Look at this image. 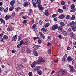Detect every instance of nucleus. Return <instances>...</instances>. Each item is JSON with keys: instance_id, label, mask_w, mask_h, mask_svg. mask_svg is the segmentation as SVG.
Returning a JSON list of instances; mask_svg holds the SVG:
<instances>
[{"instance_id": "bf43d9fd", "label": "nucleus", "mask_w": 76, "mask_h": 76, "mask_svg": "<svg viewBox=\"0 0 76 76\" xmlns=\"http://www.w3.org/2000/svg\"><path fill=\"white\" fill-rule=\"evenodd\" d=\"M15 15H16V13L15 12H13L12 14V17H14V16H15Z\"/></svg>"}, {"instance_id": "79ce46f5", "label": "nucleus", "mask_w": 76, "mask_h": 76, "mask_svg": "<svg viewBox=\"0 0 76 76\" xmlns=\"http://www.w3.org/2000/svg\"><path fill=\"white\" fill-rule=\"evenodd\" d=\"M42 71L40 70V69L38 70V74L39 75H42Z\"/></svg>"}, {"instance_id": "2eb2a0df", "label": "nucleus", "mask_w": 76, "mask_h": 76, "mask_svg": "<svg viewBox=\"0 0 76 76\" xmlns=\"http://www.w3.org/2000/svg\"><path fill=\"white\" fill-rule=\"evenodd\" d=\"M65 16L64 14H62L59 15L58 17V18L59 19H63L64 18Z\"/></svg>"}, {"instance_id": "052dcab7", "label": "nucleus", "mask_w": 76, "mask_h": 76, "mask_svg": "<svg viewBox=\"0 0 76 76\" xmlns=\"http://www.w3.org/2000/svg\"><path fill=\"white\" fill-rule=\"evenodd\" d=\"M61 4L62 5H65V2L64 1H61Z\"/></svg>"}, {"instance_id": "8fccbe9b", "label": "nucleus", "mask_w": 76, "mask_h": 76, "mask_svg": "<svg viewBox=\"0 0 76 76\" xmlns=\"http://www.w3.org/2000/svg\"><path fill=\"white\" fill-rule=\"evenodd\" d=\"M50 25V23H48L45 24V27H47L49 26Z\"/></svg>"}, {"instance_id": "c03bdc74", "label": "nucleus", "mask_w": 76, "mask_h": 76, "mask_svg": "<svg viewBox=\"0 0 76 76\" xmlns=\"http://www.w3.org/2000/svg\"><path fill=\"white\" fill-rule=\"evenodd\" d=\"M23 40H22L19 43V44L20 45H22L23 44Z\"/></svg>"}, {"instance_id": "4c0bfd02", "label": "nucleus", "mask_w": 76, "mask_h": 76, "mask_svg": "<svg viewBox=\"0 0 76 76\" xmlns=\"http://www.w3.org/2000/svg\"><path fill=\"white\" fill-rule=\"evenodd\" d=\"M60 25H61V26H64L65 25V23L63 22H61L59 23Z\"/></svg>"}, {"instance_id": "0eeeda50", "label": "nucleus", "mask_w": 76, "mask_h": 76, "mask_svg": "<svg viewBox=\"0 0 76 76\" xmlns=\"http://www.w3.org/2000/svg\"><path fill=\"white\" fill-rule=\"evenodd\" d=\"M37 2H36V4L34 2L32 1L33 6L35 8L37 7V6H38V0H37Z\"/></svg>"}, {"instance_id": "c85d7f7f", "label": "nucleus", "mask_w": 76, "mask_h": 76, "mask_svg": "<svg viewBox=\"0 0 76 76\" xmlns=\"http://www.w3.org/2000/svg\"><path fill=\"white\" fill-rule=\"evenodd\" d=\"M75 24V22L74 21H72V22H70V23H69V24H68V26H71V25H73L74 24Z\"/></svg>"}, {"instance_id": "f3484780", "label": "nucleus", "mask_w": 76, "mask_h": 76, "mask_svg": "<svg viewBox=\"0 0 76 76\" xmlns=\"http://www.w3.org/2000/svg\"><path fill=\"white\" fill-rule=\"evenodd\" d=\"M15 0H12L10 3L11 6H14L15 5Z\"/></svg>"}, {"instance_id": "aec40b11", "label": "nucleus", "mask_w": 76, "mask_h": 76, "mask_svg": "<svg viewBox=\"0 0 76 76\" xmlns=\"http://www.w3.org/2000/svg\"><path fill=\"white\" fill-rule=\"evenodd\" d=\"M45 15L47 16L49 15V12L48 10H46L45 12Z\"/></svg>"}, {"instance_id": "393cba45", "label": "nucleus", "mask_w": 76, "mask_h": 76, "mask_svg": "<svg viewBox=\"0 0 76 76\" xmlns=\"http://www.w3.org/2000/svg\"><path fill=\"white\" fill-rule=\"evenodd\" d=\"M58 10L59 13H62L63 12V10L61 9L58 8Z\"/></svg>"}, {"instance_id": "4468645a", "label": "nucleus", "mask_w": 76, "mask_h": 76, "mask_svg": "<svg viewBox=\"0 0 76 76\" xmlns=\"http://www.w3.org/2000/svg\"><path fill=\"white\" fill-rule=\"evenodd\" d=\"M35 65H36V61H34L31 64V67L32 68H34V67H35Z\"/></svg>"}, {"instance_id": "69168bd1", "label": "nucleus", "mask_w": 76, "mask_h": 76, "mask_svg": "<svg viewBox=\"0 0 76 76\" xmlns=\"http://www.w3.org/2000/svg\"><path fill=\"white\" fill-rule=\"evenodd\" d=\"M51 37V36H48L47 38L48 40L50 39V38Z\"/></svg>"}, {"instance_id": "f257e3e1", "label": "nucleus", "mask_w": 76, "mask_h": 76, "mask_svg": "<svg viewBox=\"0 0 76 76\" xmlns=\"http://www.w3.org/2000/svg\"><path fill=\"white\" fill-rule=\"evenodd\" d=\"M24 67L23 65H22V64H18L16 66V69L18 70L23 69V68Z\"/></svg>"}, {"instance_id": "a19ab883", "label": "nucleus", "mask_w": 76, "mask_h": 76, "mask_svg": "<svg viewBox=\"0 0 76 76\" xmlns=\"http://www.w3.org/2000/svg\"><path fill=\"white\" fill-rule=\"evenodd\" d=\"M75 7V6L74 4H71V9H74Z\"/></svg>"}, {"instance_id": "774afa93", "label": "nucleus", "mask_w": 76, "mask_h": 76, "mask_svg": "<svg viewBox=\"0 0 76 76\" xmlns=\"http://www.w3.org/2000/svg\"><path fill=\"white\" fill-rule=\"evenodd\" d=\"M35 26H36V25H35V24H34L32 26L33 28H34V29H35Z\"/></svg>"}, {"instance_id": "72a5a7b5", "label": "nucleus", "mask_w": 76, "mask_h": 76, "mask_svg": "<svg viewBox=\"0 0 76 76\" xmlns=\"http://www.w3.org/2000/svg\"><path fill=\"white\" fill-rule=\"evenodd\" d=\"M26 51L28 53H31V52H32V50H30L29 48H27L26 50Z\"/></svg>"}, {"instance_id": "412c9836", "label": "nucleus", "mask_w": 76, "mask_h": 76, "mask_svg": "<svg viewBox=\"0 0 76 76\" xmlns=\"http://www.w3.org/2000/svg\"><path fill=\"white\" fill-rule=\"evenodd\" d=\"M11 18V15H7L5 16V19L6 20H9Z\"/></svg>"}, {"instance_id": "c756f323", "label": "nucleus", "mask_w": 76, "mask_h": 76, "mask_svg": "<svg viewBox=\"0 0 76 76\" xmlns=\"http://www.w3.org/2000/svg\"><path fill=\"white\" fill-rule=\"evenodd\" d=\"M3 38H4V39H6V40H7V39H8L9 37L7 36L6 35H4V36Z\"/></svg>"}, {"instance_id": "864d4df0", "label": "nucleus", "mask_w": 76, "mask_h": 76, "mask_svg": "<svg viewBox=\"0 0 76 76\" xmlns=\"http://www.w3.org/2000/svg\"><path fill=\"white\" fill-rule=\"evenodd\" d=\"M53 20H54L55 21H57V20H58V18H57V17H55L54 18Z\"/></svg>"}, {"instance_id": "f8f14e48", "label": "nucleus", "mask_w": 76, "mask_h": 76, "mask_svg": "<svg viewBox=\"0 0 76 76\" xmlns=\"http://www.w3.org/2000/svg\"><path fill=\"white\" fill-rule=\"evenodd\" d=\"M39 34L40 35V37L42 39H44L45 38V37L44 36V35L43 34V33H42V32H39Z\"/></svg>"}, {"instance_id": "bb28decb", "label": "nucleus", "mask_w": 76, "mask_h": 76, "mask_svg": "<svg viewBox=\"0 0 76 76\" xmlns=\"http://www.w3.org/2000/svg\"><path fill=\"white\" fill-rule=\"evenodd\" d=\"M21 62L25 64L26 62V59L23 58L21 59Z\"/></svg>"}, {"instance_id": "58836bf2", "label": "nucleus", "mask_w": 76, "mask_h": 76, "mask_svg": "<svg viewBox=\"0 0 76 76\" xmlns=\"http://www.w3.org/2000/svg\"><path fill=\"white\" fill-rule=\"evenodd\" d=\"M71 16H70L69 15H67L66 17H65V18L66 19H69L70 18Z\"/></svg>"}, {"instance_id": "f03ea898", "label": "nucleus", "mask_w": 76, "mask_h": 76, "mask_svg": "<svg viewBox=\"0 0 76 76\" xmlns=\"http://www.w3.org/2000/svg\"><path fill=\"white\" fill-rule=\"evenodd\" d=\"M30 2H31V1L29 0H28L24 2L23 4V6L25 7H27L28 5L30 4Z\"/></svg>"}, {"instance_id": "ddd939ff", "label": "nucleus", "mask_w": 76, "mask_h": 76, "mask_svg": "<svg viewBox=\"0 0 76 76\" xmlns=\"http://www.w3.org/2000/svg\"><path fill=\"white\" fill-rule=\"evenodd\" d=\"M38 8L39 9V10L41 11H42L43 10V7L40 4H38Z\"/></svg>"}, {"instance_id": "f704fd0d", "label": "nucleus", "mask_w": 76, "mask_h": 76, "mask_svg": "<svg viewBox=\"0 0 76 76\" xmlns=\"http://www.w3.org/2000/svg\"><path fill=\"white\" fill-rule=\"evenodd\" d=\"M34 70L35 71H37L38 73V67L37 66L35 67V68H34Z\"/></svg>"}, {"instance_id": "680f3d73", "label": "nucleus", "mask_w": 76, "mask_h": 76, "mask_svg": "<svg viewBox=\"0 0 76 76\" xmlns=\"http://www.w3.org/2000/svg\"><path fill=\"white\" fill-rule=\"evenodd\" d=\"M23 23L24 24H26L27 23V20H25L23 21Z\"/></svg>"}, {"instance_id": "a878e982", "label": "nucleus", "mask_w": 76, "mask_h": 76, "mask_svg": "<svg viewBox=\"0 0 76 76\" xmlns=\"http://www.w3.org/2000/svg\"><path fill=\"white\" fill-rule=\"evenodd\" d=\"M75 15H72V16L70 18V20H74L75 19Z\"/></svg>"}, {"instance_id": "2f4dec72", "label": "nucleus", "mask_w": 76, "mask_h": 76, "mask_svg": "<svg viewBox=\"0 0 76 76\" xmlns=\"http://www.w3.org/2000/svg\"><path fill=\"white\" fill-rule=\"evenodd\" d=\"M0 20L1 21V23H2L4 24H5V21L3 20V18H1L0 19Z\"/></svg>"}, {"instance_id": "ea45409f", "label": "nucleus", "mask_w": 76, "mask_h": 76, "mask_svg": "<svg viewBox=\"0 0 76 76\" xmlns=\"http://www.w3.org/2000/svg\"><path fill=\"white\" fill-rule=\"evenodd\" d=\"M20 7H18L17 8H15V10L16 12H18V11H19L20 10Z\"/></svg>"}, {"instance_id": "6e6d98bb", "label": "nucleus", "mask_w": 76, "mask_h": 76, "mask_svg": "<svg viewBox=\"0 0 76 76\" xmlns=\"http://www.w3.org/2000/svg\"><path fill=\"white\" fill-rule=\"evenodd\" d=\"M28 75L29 76H32L33 74L31 72H30L28 73Z\"/></svg>"}, {"instance_id": "a18cd8bd", "label": "nucleus", "mask_w": 76, "mask_h": 76, "mask_svg": "<svg viewBox=\"0 0 76 76\" xmlns=\"http://www.w3.org/2000/svg\"><path fill=\"white\" fill-rule=\"evenodd\" d=\"M57 16V14H53L52 15V17L53 18H54V17H55Z\"/></svg>"}, {"instance_id": "5fc2aeb1", "label": "nucleus", "mask_w": 76, "mask_h": 76, "mask_svg": "<svg viewBox=\"0 0 76 76\" xmlns=\"http://www.w3.org/2000/svg\"><path fill=\"white\" fill-rule=\"evenodd\" d=\"M71 49V48L69 46H68L66 48V50H70Z\"/></svg>"}, {"instance_id": "20e7f679", "label": "nucleus", "mask_w": 76, "mask_h": 76, "mask_svg": "<svg viewBox=\"0 0 76 76\" xmlns=\"http://www.w3.org/2000/svg\"><path fill=\"white\" fill-rule=\"evenodd\" d=\"M29 41L27 39H25L23 41V45H27L28 44H29Z\"/></svg>"}, {"instance_id": "de8ad7c7", "label": "nucleus", "mask_w": 76, "mask_h": 76, "mask_svg": "<svg viewBox=\"0 0 76 76\" xmlns=\"http://www.w3.org/2000/svg\"><path fill=\"white\" fill-rule=\"evenodd\" d=\"M42 40H41V39H39L38 40V44H40L42 43Z\"/></svg>"}, {"instance_id": "1a4fd4ad", "label": "nucleus", "mask_w": 76, "mask_h": 76, "mask_svg": "<svg viewBox=\"0 0 76 76\" xmlns=\"http://www.w3.org/2000/svg\"><path fill=\"white\" fill-rule=\"evenodd\" d=\"M22 35L20 34L18 37V41H20L21 40H22Z\"/></svg>"}, {"instance_id": "9b49d317", "label": "nucleus", "mask_w": 76, "mask_h": 76, "mask_svg": "<svg viewBox=\"0 0 76 76\" xmlns=\"http://www.w3.org/2000/svg\"><path fill=\"white\" fill-rule=\"evenodd\" d=\"M39 59H38V64H40L41 63L42 61L43 58L42 57L39 56Z\"/></svg>"}, {"instance_id": "338daca9", "label": "nucleus", "mask_w": 76, "mask_h": 76, "mask_svg": "<svg viewBox=\"0 0 76 76\" xmlns=\"http://www.w3.org/2000/svg\"><path fill=\"white\" fill-rule=\"evenodd\" d=\"M51 43H48L47 44V46L48 47H49V46L51 45Z\"/></svg>"}, {"instance_id": "e2e57ef3", "label": "nucleus", "mask_w": 76, "mask_h": 76, "mask_svg": "<svg viewBox=\"0 0 76 76\" xmlns=\"http://www.w3.org/2000/svg\"><path fill=\"white\" fill-rule=\"evenodd\" d=\"M38 39V37H34L33 38V39L34 40H36V39Z\"/></svg>"}, {"instance_id": "b1692460", "label": "nucleus", "mask_w": 76, "mask_h": 76, "mask_svg": "<svg viewBox=\"0 0 76 76\" xmlns=\"http://www.w3.org/2000/svg\"><path fill=\"white\" fill-rule=\"evenodd\" d=\"M41 31L43 32H47L48 31V30L45 28H41Z\"/></svg>"}, {"instance_id": "e433bc0d", "label": "nucleus", "mask_w": 76, "mask_h": 76, "mask_svg": "<svg viewBox=\"0 0 76 76\" xmlns=\"http://www.w3.org/2000/svg\"><path fill=\"white\" fill-rule=\"evenodd\" d=\"M15 8V7L13 6H12L10 8H9V10L10 12L12 11L14 9V8Z\"/></svg>"}, {"instance_id": "6e6552de", "label": "nucleus", "mask_w": 76, "mask_h": 76, "mask_svg": "<svg viewBox=\"0 0 76 76\" xmlns=\"http://www.w3.org/2000/svg\"><path fill=\"white\" fill-rule=\"evenodd\" d=\"M68 67L69 68V69L70 71L72 72H73L74 68L72 66L70 65H68Z\"/></svg>"}, {"instance_id": "5701e85b", "label": "nucleus", "mask_w": 76, "mask_h": 76, "mask_svg": "<svg viewBox=\"0 0 76 76\" xmlns=\"http://www.w3.org/2000/svg\"><path fill=\"white\" fill-rule=\"evenodd\" d=\"M43 24V21L42 20H40L39 22V25L40 26H41Z\"/></svg>"}, {"instance_id": "09e8293b", "label": "nucleus", "mask_w": 76, "mask_h": 76, "mask_svg": "<svg viewBox=\"0 0 76 76\" xmlns=\"http://www.w3.org/2000/svg\"><path fill=\"white\" fill-rule=\"evenodd\" d=\"M0 41L1 42H4V38H1V39H0Z\"/></svg>"}, {"instance_id": "dca6fc26", "label": "nucleus", "mask_w": 76, "mask_h": 76, "mask_svg": "<svg viewBox=\"0 0 76 76\" xmlns=\"http://www.w3.org/2000/svg\"><path fill=\"white\" fill-rule=\"evenodd\" d=\"M71 28L73 31H76V27L74 26V25H72V26H71Z\"/></svg>"}, {"instance_id": "473e14b6", "label": "nucleus", "mask_w": 76, "mask_h": 76, "mask_svg": "<svg viewBox=\"0 0 76 76\" xmlns=\"http://www.w3.org/2000/svg\"><path fill=\"white\" fill-rule=\"evenodd\" d=\"M12 30H14V28L13 27H11L7 29V31H12Z\"/></svg>"}, {"instance_id": "7ed1b4c3", "label": "nucleus", "mask_w": 76, "mask_h": 76, "mask_svg": "<svg viewBox=\"0 0 76 76\" xmlns=\"http://www.w3.org/2000/svg\"><path fill=\"white\" fill-rule=\"evenodd\" d=\"M58 24H55L53 25L52 27L51 28V30H55V29H57L58 28Z\"/></svg>"}, {"instance_id": "cd10ccee", "label": "nucleus", "mask_w": 76, "mask_h": 76, "mask_svg": "<svg viewBox=\"0 0 76 76\" xmlns=\"http://www.w3.org/2000/svg\"><path fill=\"white\" fill-rule=\"evenodd\" d=\"M33 53L35 56H36V57L38 56V52H37V51L36 50H34L33 51Z\"/></svg>"}, {"instance_id": "39448f33", "label": "nucleus", "mask_w": 76, "mask_h": 76, "mask_svg": "<svg viewBox=\"0 0 76 76\" xmlns=\"http://www.w3.org/2000/svg\"><path fill=\"white\" fill-rule=\"evenodd\" d=\"M62 74L65 76H66V75L67 74V71H66L65 69H62Z\"/></svg>"}, {"instance_id": "6ab92c4d", "label": "nucleus", "mask_w": 76, "mask_h": 76, "mask_svg": "<svg viewBox=\"0 0 76 76\" xmlns=\"http://www.w3.org/2000/svg\"><path fill=\"white\" fill-rule=\"evenodd\" d=\"M69 35L70 36V37H75V34H74L73 33V32H71L69 34Z\"/></svg>"}, {"instance_id": "9d476101", "label": "nucleus", "mask_w": 76, "mask_h": 76, "mask_svg": "<svg viewBox=\"0 0 76 76\" xmlns=\"http://www.w3.org/2000/svg\"><path fill=\"white\" fill-rule=\"evenodd\" d=\"M18 37V35H16L12 37V41H16L17 39V37Z\"/></svg>"}, {"instance_id": "7c9ffc66", "label": "nucleus", "mask_w": 76, "mask_h": 76, "mask_svg": "<svg viewBox=\"0 0 76 76\" xmlns=\"http://www.w3.org/2000/svg\"><path fill=\"white\" fill-rule=\"evenodd\" d=\"M38 48V45H36L33 47L34 50H37Z\"/></svg>"}, {"instance_id": "3c124183", "label": "nucleus", "mask_w": 76, "mask_h": 76, "mask_svg": "<svg viewBox=\"0 0 76 76\" xmlns=\"http://www.w3.org/2000/svg\"><path fill=\"white\" fill-rule=\"evenodd\" d=\"M21 46L22 45H20V44H18L17 45L18 48H20V47H21Z\"/></svg>"}, {"instance_id": "0e129e2a", "label": "nucleus", "mask_w": 76, "mask_h": 76, "mask_svg": "<svg viewBox=\"0 0 76 76\" xmlns=\"http://www.w3.org/2000/svg\"><path fill=\"white\" fill-rule=\"evenodd\" d=\"M22 18H23V19H27V17L26 16H23L22 17Z\"/></svg>"}, {"instance_id": "a211bd4d", "label": "nucleus", "mask_w": 76, "mask_h": 76, "mask_svg": "<svg viewBox=\"0 0 76 76\" xmlns=\"http://www.w3.org/2000/svg\"><path fill=\"white\" fill-rule=\"evenodd\" d=\"M58 30L59 31H62L63 28V26H58Z\"/></svg>"}, {"instance_id": "4d7b16f0", "label": "nucleus", "mask_w": 76, "mask_h": 76, "mask_svg": "<svg viewBox=\"0 0 76 76\" xmlns=\"http://www.w3.org/2000/svg\"><path fill=\"white\" fill-rule=\"evenodd\" d=\"M32 9L30 10L29 11V15L30 16H31V15L32 14Z\"/></svg>"}, {"instance_id": "13d9d810", "label": "nucleus", "mask_w": 76, "mask_h": 76, "mask_svg": "<svg viewBox=\"0 0 76 76\" xmlns=\"http://www.w3.org/2000/svg\"><path fill=\"white\" fill-rule=\"evenodd\" d=\"M68 31L69 32L71 33V32L72 31V29L71 28H69L68 29Z\"/></svg>"}, {"instance_id": "37998d69", "label": "nucleus", "mask_w": 76, "mask_h": 76, "mask_svg": "<svg viewBox=\"0 0 76 76\" xmlns=\"http://www.w3.org/2000/svg\"><path fill=\"white\" fill-rule=\"evenodd\" d=\"M76 11V10L74 8V9H72V10H71L70 11V12H75Z\"/></svg>"}, {"instance_id": "c9c22d12", "label": "nucleus", "mask_w": 76, "mask_h": 76, "mask_svg": "<svg viewBox=\"0 0 76 76\" xmlns=\"http://www.w3.org/2000/svg\"><path fill=\"white\" fill-rule=\"evenodd\" d=\"M63 34L66 37H67V32L65 31H64L63 33Z\"/></svg>"}, {"instance_id": "49530a36", "label": "nucleus", "mask_w": 76, "mask_h": 76, "mask_svg": "<svg viewBox=\"0 0 76 76\" xmlns=\"http://www.w3.org/2000/svg\"><path fill=\"white\" fill-rule=\"evenodd\" d=\"M8 9H9V7H7L6 9H5L4 10V12L7 13V12H8Z\"/></svg>"}, {"instance_id": "603ef678", "label": "nucleus", "mask_w": 76, "mask_h": 76, "mask_svg": "<svg viewBox=\"0 0 76 76\" xmlns=\"http://www.w3.org/2000/svg\"><path fill=\"white\" fill-rule=\"evenodd\" d=\"M0 11H4V8L2 7H0Z\"/></svg>"}, {"instance_id": "4be33fe9", "label": "nucleus", "mask_w": 76, "mask_h": 76, "mask_svg": "<svg viewBox=\"0 0 76 76\" xmlns=\"http://www.w3.org/2000/svg\"><path fill=\"white\" fill-rule=\"evenodd\" d=\"M67 60L68 61H72V58L70 56L68 57Z\"/></svg>"}, {"instance_id": "423d86ee", "label": "nucleus", "mask_w": 76, "mask_h": 76, "mask_svg": "<svg viewBox=\"0 0 76 76\" xmlns=\"http://www.w3.org/2000/svg\"><path fill=\"white\" fill-rule=\"evenodd\" d=\"M67 57V54H65L64 55V56L63 57V58L62 59V61H63L66 62V58Z\"/></svg>"}]
</instances>
